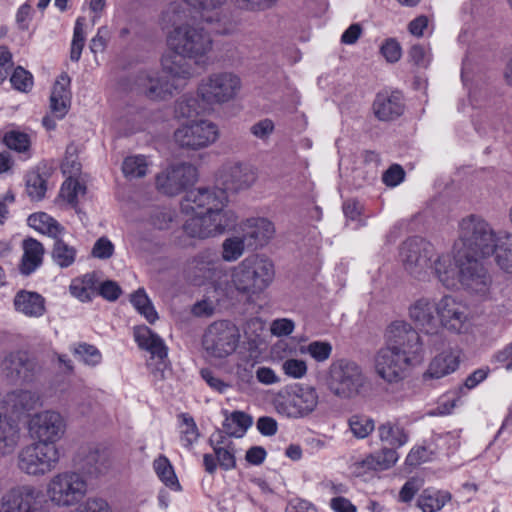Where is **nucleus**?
<instances>
[{
    "instance_id": "1",
    "label": "nucleus",
    "mask_w": 512,
    "mask_h": 512,
    "mask_svg": "<svg viewBox=\"0 0 512 512\" xmlns=\"http://www.w3.org/2000/svg\"><path fill=\"white\" fill-rule=\"evenodd\" d=\"M216 181L219 188H197L188 191L181 201L186 216L183 230L187 236L207 239L222 234L236 222V215L226 209L227 192L248 190L257 181V171L239 161H227L219 168Z\"/></svg>"
},
{
    "instance_id": "2",
    "label": "nucleus",
    "mask_w": 512,
    "mask_h": 512,
    "mask_svg": "<svg viewBox=\"0 0 512 512\" xmlns=\"http://www.w3.org/2000/svg\"><path fill=\"white\" fill-rule=\"evenodd\" d=\"M171 52L161 59L162 72L144 71L135 80L137 89L153 100L165 99L173 94L180 85L194 77L193 66L185 59H193L196 64H206L207 55L212 50V39L202 28L183 25L175 28L167 38Z\"/></svg>"
},
{
    "instance_id": "3",
    "label": "nucleus",
    "mask_w": 512,
    "mask_h": 512,
    "mask_svg": "<svg viewBox=\"0 0 512 512\" xmlns=\"http://www.w3.org/2000/svg\"><path fill=\"white\" fill-rule=\"evenodd\" d=\"M460 241V224L458 238L453 244L452 252L436 255L433 260L431 273L447 289L465 287L475 293L487 292L490 277L481 262L477 260L469 245L457 249Z\"/></svg>"
},
{
    "instance_id": "4",
    "label": "nucleus",
    "mask_w": 512,
    "mask_h": 512,
    "mask_svg": "<svg viewBox=\"0 0 512 512\" xmlns=\"http://www.w3.org/2000/svg\"><path fill=\"white\" fill-rule=\"evenodd\" d=\"M469 245L477 260L494 256L500 270L512 274V233L495 231L483 218L469 215L460 221V241L456 248Z\"/></svg>"
},
{
    "instance_id": "5",
    "label": "nucleus",
    "mask_w": 512,
    "mask_h": 512,
    "mask_svg": "<svg viewBox=\"0 0 512 512\" xmlns=\"http://www.w3.org/2000/svg\"><path fill=\"white\" fill-rule=\"evenodd\" d=\"M275 274L274 263L269 257L262 254L249 255L231 269V282L219 289L227 296L237 292L252 298L271 286Z\"/></svg>"
},
{
    "instance_id": "6",
    "label": "nucleus",
    "mask_w": 512,
    "mask_h": 512,
    "mask_svg": "<svg viewBox=\"0 0 512 512\" xmlns=\"http://www.w3.org/2000/svg\"><path fill=\"white\" fill-rule=\"evenodd\" d=\"M319 402L317 389L303 383L288 385L275 392L271 399L274 411L290 420L309 417L317 410Z\"/></svg>"
},
{
    "instance_id": "7",
    "label": "nucleus",
    "mask_w": 512,
    "mask_h": 512,
    "mask_svg": "<svg viewBox=\"0 0 512 512\" xmlns=\"http://www.w3.org/2000/svg\"><path fill=\"white\" fill-rule=\"evenodd\" d=\"M366 385L361 366L350 359L333 361L327 372V388L336 397L350 400L358 396Z\"/></svg>"
},
{
    "instance_id": "8",
    "label": "nucleus",
    "mask_w": 512,
    "mask_h": 512,
    "mask_svg": "<svg viewBox=\"0 0 512 512\" xmlns=\"http://www.w3.org/2000/svg\"><path fill=\"white\" fill-rule=\"evenodd\" d=\"M238 327L227 320L211 323L204 331L201 346L205 357L211 362H219L233 355L240 342Z\"/></svg>"
},
{
    "instance_id": "9",
    "label": "nucleus",
    "mask_w": 512,
    "mask_h": 512,
    "mask_svg": "<svg viewBox=\"0 0 512 512\" xmlns=\"http://www.w3.org/2000/svg\"><path fill=\"white\" fill-rule=\"evenodd\" d=\"M221 132L217 123L199 118L180 123L173 132L174 144L185 151L197 152L214 145Z\"/></svg>"
},
{
    "instance_id": "10",
    "label": "nucleus",
    "mask_w": 512,
    "mask_h": 512,
    "mask_svg": "<svg viewBox=\"0 0 512 512\" xmlns=\"http://www.w3.org/2000/svg\"><path fill=\"white\" fill-rule=\"evenodd\" d=\"M88 492L86 478L74 471H63L50 478L46 496L52 505L68 508L82 501Z\"/></svg>"
},
{
    "instance_id": "11",
    "label": "nucleus",
    "mask_w": 512,
    "mask_h": 512,
    "mask_svg": "<svg viewBox=\"0 0 512 512\" xmlns=\"http://www.w3.org/2000/svg\"><path fill=\"white\" fill-rule=\"evenodd\" d=\"M198 95L213 110L214 105H222L236 98L242 82L232 72H215L202 78L197 85Z\"/></svg>"
},
{
    "instance_id": "12",
    "label": "nucleus",
    "mask_w": 512,
    "mask_h": 512,
    "mask_svg": "<svg viewBox=\"0 0 512 512\" xmlns=\"http://www.w3.org/2000/svg\"><path fill=\"white\" fill-rule=\"evenodd\" d=\"M60 459L59 449L43 441L23 447L18 453V467L32 476H43L51 472Z\"/></svg>"
},
{
    "instance_id": "13",
    "label": "nucleus",
    "mask_w": 512,
    "mask_h": 512,
    "mask_svg": "<svg viewBox=\"0 0 512 512\" xmlns=\"http://www.w3.org/2000/svg\"><path fill=\"white\" fill-rule=\"evenodd\" d=\"M421 359V357L384 346L374 356V370L385 382L397 383L404 379L410 369Z\"/></svg>"
},
{
    "instance_id": "14",
    "label": "nucleus",
    "mask_w": 512,
    "mask_h": 512,
    "mask_svg": "<svg viewBox=\"0 0 512 512\" xmlns=\"http://www.w3.org/2000/svg\"><path fill=\"white\" fill-rule=\"evenodd\" d=\"M405 270L414 278L425 280L430 274L436 257L433 246L423 240L405 242L400 252Z\"/></svg>"
},
{
    "instance_id": "15",
    "label": "nucleus",
    "mask_w": 512,
    "mask_h": 512,
    "mask_svg": "<svg viewBox=\"0 0 512 512\" xmlns=\"http://www.w3.org/2000/svg\"><path fill=\"white\" fill-rule=\"evenodd\" d=\"M438 331L444 329L452 334H467L471 331L472 321L467 309L451 296L438 300Z\"/></svg>"
},
{
    "instance_id": "16",
    "label": "nucleus",
    "mask_w": 512,
    "mask_h": 512,
    "mask_svg": "<svg viewBox=\"0 0 512 512\" xmlns=\"http://www.w3.org/2000/svg\"><path fill=\"white\" fill-rule=\"evenodd\" d=\"M66 426L64 416L55 410H44L34 414L28 424L32 437L50 445H55L62 439Z\"/></svg>"
},
{
    "instance_id": "17",
    "label": "nucleus",
    "mask_w": 512,
    "mask_h": 512,
    "mask_svg": "<svg viewBox=\"0 0 512 512\" xmlns=\"http://www.w3.org/2000/svg\"><path fill=\"white\" fill-rule=\"evenodd\" d=\"M197 179V168L191 164L181 163L168 166L158 173L155 178V185L159 192L175 196L186 187L193 185Z\"/></svg>"
},
{
    "instance_id": "18",
    "label": "nucleus",
    "mask_w": 512,
    "mask_h": 512,
    "mask_svg": "<svg viewBox=\"0 0 512 512\" xmlns=\"http://www.w3.org/2000/svg\"><path fill=\"white\" fill-rule=\"evenodd\" d=\"M0 512H47L39 491L32 485H21L6 491L0 498Z\"/></svg>"
},
{
    "instance_id": "19",
    "label": "nucleus",
    "mask_w": 512,
    "mask_h": 512,
    "mask_svg": "<svg viewBox=\"0 0 512 512\" xmlns=\"http://www.w3.org/2000/svg\"><path fill=\"white\" fill-rule=\"evenodd\" d=\"M385 346L418 357L423 356L419 333L406 321L392 322L385 331Z\"/></svg>"
},
{
    "instance_id": "20",
    "label": "nucleus",
    "mask_w": 512,
    "mask_h": 512,
    "mask_svg": "<svg viewBox=\"0 0 512 512\" xmlns=\"http://www.w3.org/2000/svg\"><path fill=\"white\" fill-rule=\"evenodd\" d=\"M438 300L430 297H421L409 307L410 319L429 335L438 333Z\"/></svg>"
},
{
    "instance_id": "21",
    "label": "nucleus",
    "mask_w": 512,
    "mask_h": 512,
    "mask_svg": "<svg viewBox=\"0 0 512 512\" xmlns=\"http://www.w3.org/2000/svg\"><path fill=\"white\" fill-rule=\"evenodd\" d=\"M460 362L461 351L458 348H444L431 358L423 376L425 379H442L456 372L460 366Z\"/></svg>"
},
{
    "instance_id": "22",
    "label": "nucleus",
    "mask_w": 512,
    "mask_h": 512,
    "mask_svg": "<svg viewBox=\"0 0 512 512\" xmlns=\"http://www.w3.org/2000/svg\"><path fill=\"white\" fill-rule=\"evenodd\" d=\"M240 232L246 239L248 247L261 248L269 243L274 237V224L263 217L246 219L239 226Z\"/></svg>"
},
{
    "instance_id": "23",
    "label": "nucleus",
    "mask_w": 512,
    "mask_h": 512,
    "mask_svg": "<svg viewBox=\"0 0 512 512\" xmlns=\"http://www.w3.org/2000/svg\"><path fill=\"white\" fill-rule=\"evenodd\" d=\"M293 353V348L283 341L276 343L272 349L274 359L281 362L283 374L289 379L301 380L308 374V364L304 359L293 357Z\"/></svg>"
},
{
    "instance_id": "24",
    "label": "nucleus",
    "mask_w": 512,
    "mask_h": 512,
    "mask_svg": "<svg viewBox=\"0 0 512 512\" xmlns=\"http://www.w3.org/2000/svg\"><path fill=\"white\" fill-rule=\"evenodd\" d=\"M189 6H192L199 17L212 25L211 30L215 33L226 34L230 28L226 26L225 18L221 17L220 6L224 0H184Z\"/></svg>"
},
{
    "instance_id": "25",
    "label": "nucleus",
    "mask_w": 512,
    "mask_h": 512,
    "mask_svg": "<svg viewBox=\"0 0 512 512\" xmlns=\"http://www.w3.org/2000/svg\"><path fill=\"white\" fill-rule=\"evenodd\" d=\"M14 309L29 318H39L45 314V299L37 292L20 290L13 299Z\"/></svg>"
},
{
    "instance_id": "26",
    "label": "nucleus",
    "mask_w": 512,
    "mask_h": 512,
    "mask_svg": "<svg viewBox=\"0 0 512 512\" xmlns=\"http://www.w3.org/2000/svg\"><path fill=\"white\" fill-rule=\"evenodd\" d=\"M377 434L380 442L396 451L409 442L408 430L396 419L381 423L377 428Z\"/></svg>"
},
{
    "instance_id": "27",
    "label": "nucleus",
    "mask_w": 512,
    "mask_h": 512,
    "mask_svg": "<svg viewBox=\"0 0 512 512\" xmlns=\"http://www.w3.org/2000/svg\"><path fill=\"white\" fill-rule=\"evenodd\" d=\"M39 396L28 390H18L8 393L0 402V412L6 413L10 410L20 414L31 411L39 405Z\"/></svg>"
},
{
    "instance_id": "28",
    "label": "nucleus",
    "mask_w": 512,
    "mask_h": 512,
    "mask_svg": "<svg viewBox=\"0 0 512 512\" xmlns=\"http://www.w3.org/2000/svg\"><path fill=\"white\" fill-rule=\"evenodd\" d=\"M402 96L398 92L379 93L374 101L373 110L376 117L382 121L392 120L403 113Z\"/></svg>"
},
{
    "instance_id": "29",
    "label": "nucleus",
    "mask_w": 512,
    "mask_h": 512,
    "mask_svg": "<svg viewBox=\"0 0 512 512\" xmlns=\"http://www.w3.org/2000/svg\"><path fill=\"white\" fill-rule=\"evenodd\" d=\"M399 460V454L395 449L384 447L381 450L366 455L355 465L363 471H384L392 468Z\"/></svg>"
},
{
    "instance_id": "30",
    "label": "nucleus",
    "mask_w": 512,
    "mask_h": 512,
    "mask_svg": "<svg viewBox=\"0 0 512 512\" xmlns=\"http://www.w3.org/2000/svg\"><path fill=\"white\" fill-rule=\"evenodd\" d=\"M1 368L7 376L16 377L27 381L31 378L35 364L30 361L24 352L9 353L3 359Z\"/></svg>"
},
{
    "instance_id": "31",
    "label": "nucleus",
    "mask_w": 512,
    "mask_h": 512,
    "mask_svg": "<svg viewBox=\"0 0 512 512\" xmlns=\"http://www.w3.org/2000/svg\"><path fill=\"white\" fill-rule=\"evenodd\" d=\"M20 438L17 422L6 413L0 412V456H6L15 450Z\"/></svg>"
},
{
    "instance_id": "32",
    "label": "nucleus",
    "mask_w": 512,
    "mask_h": 512,
    "mask_svg": "<svg viewBox=\"0 0 512 512\" xmlns=\"http://www.w3.org/2000/svg\"><path fill=\"white\" fill-rule=\"evenodd\" d=\"M134 338L140 348L147 350L152 356L163 359L167 356L164 341L147 326L134 329Z\"/></svg>"
},
{
    "instance_id": "33",
    "label": "nucleus",
    "mask_w": 512,
    "mask_h": 512,
    "mask_svg": "<svg viewBox=\"0 0 512 512\" xmlns=\"http://www.w3.org/2000/svg\"><path fill=\"white\" fill-rule=\"evenodd\" d=\"M23 255L20 264V272L24 275H30L39 268L43 261L44 247L33 238H28L22 244Z\"/></svg>"
},
{
    "instance_id": "34",
    "label": "nucleus",
    "mask_w": 512,
    "mask_h": 512,
    "mask_svg": "<svg viewBox=\"0 0 512 512\" xmlns=\"http://www.w3.org/2000/svg\"><path fill=\"white\" fill-rule=\"evenodd\" d=\"M211 111L209 105L198 95V89L195 95H183L179 98L174 108L175 117L177 118H190Z\"/></svg>"
},
{
    "instance_id": "35",
    "label": "nucleus",
    "mask_w": 512,
    "mask_h": 512,
    "mask_svg": "<svg viewBox=\"0 0 512 512\" xmlns=\"http://www.w3.org/2000/svg\"><path fill=\"white\" fill-rule=\"evenodd\" d=\"M451 500L448 491L427 488L417 498V507L422 512H438Z\"/></svg>"
},
{
    "instance_id": "36",
    "label": "nucleus",
    "mask_w": 512,
    "mask_h": 512,
    "mask_svg": "<svg viewBox=\"0 0 512 512\" xmlns=\"http://www.w3.org/2000/svg\"><path fill=\"white\" fill-rule=\"evenodd\" d=\"M27 222L34 230L54 239L60 237L64 232V228L45 212H37L30 215Z\"/></svg>"
},
{
    "instance_id": "37",
    "label": "nucleus",
    "mask_w": 512,
    "mask_h": 512,
    "mask_svg": "<svg viewBox=\"0 0 512 512\" xmlns=\"http://www.w3.org/2000/svg\"><path fill=\"white\" fill-rule=\"evenodd\" d=\"M252 423L253 419L250 415L241 411H234L226 414L223 427L228 435L242 437L251 427Z\"/></svg>"
},
{
    "instance_id": "38",
    "label": "nucleus",
    "mask_w": 512,
    "mask_h": 512,
    "mask_svg": "<svg viewBox=\"0 0 512 512\" xmlns=\"http://www.w3.org/2000/svg\"><path fill=\"white\" fill-rule=\"evenodd\" d=\"M151 166L152 161L149 157L144 155H131L124 159L122 172L124 176L129 179L142 178L147 174Z\"/></svg>"
},
{
    "instance_id": "39",
    "label": "nucleus",
    "mask_w": 512,
    "mask_h": 512,
    "mask_svg": "<svg viewBox=\"0 0 512 512\" xmlns=\"http://www.w3.org/2000/svg\"><path fill=\"white\" fill-rule=\"evenodd\" d=\"M51 257L53 262L61 267L67 268L74 264L77 257V249L66 243L60 237L55 238L52 248Z\"/></svg>"
},
{
    "instance_id": "40",
    "label": "nucleus",
    "mask_w": 512,
    "mask_h": 512,
    "mask_svg": "<svg viewBox=\"0 0 512 512\" xmlns=\"http://www.w3.org/2000/svg\"><path fill=\"white\" fill-rule=\"evenodd\" d=\"M249 248L245 237L240 232L226 238L222 243V259L227 262L238 260Z\"/></svg>"
},
{
    "instance_id": "41",
    "label": "nucleus",
    "mask_w": 512,
    "mask_h": 512,
    "mask_svg": "<svg viewBox=\"0 0 512 512\" xmlns=\"http://www.w3.org/2000/svg\"><path fill=\"white\" fill-rule=\"evenodd\" d=\"M153 469L158 478L169 488L179 491L181 486L174 472L173 466L169 459L163 455L153 461Z\"/></svg>"
},
{
    "instance_id": "42",
    "label": "nucleus",
    "mask_w": 512,
    "mask_h": 512,
    "mask_svg": "<svg viewBox=\"0 0 512 512\" xmlns=\"http://www.w3.org/2000/svg\"><path fill=\"white\" fill-rule=\"evenodd\" d=\"M85 193L86 187L83 184L75 178L68 177L61 186L59 198L75 207L78 204L79 197L84 196Z\"/></svg>"
},
{
    "instance_id": "43",
    "label": "nucleus",
    "mask_w": 512,
    "mask_h": 512,
    "mask_svg": "<svg viewBox=\"0 0 512 512\" xmlns=\"http://www.w3.org/2000/svg\"><path fill=\"white\" fill-rule=\"evenodd\" d=\"M47 190V180L39 172L32 170L26 176V192L31 200L39 201L44 198Z\"/></svg>"
},
{
    "instance_id": "44",
    "label": "nucleus",
    "mask_w": 512,
    "mask_h": 512,
    "mask_svg": "<svg viewBox=\"0 0 512 512\" xmlns=\"http://www.w3.org/2000/svg\"><path fill=\"white\" fill-rule=\"evenodd\" d=\"M348 426L354 437L364 439L374 431L375 422L369 416L355 414L348 419Z\"/></svg>"
},
{
    "instance_id": "45",
    "label": "nucleus",
    "mask_w": 512,
    "mask_h": 512,
    "mask_svg": "<svg viewBox=\"0 0 512 512\" xmlns=\"http://www.w3.org/2000/svg\"><path fill=\"white\" fill-rule=\"evenodd\" d=\"M332 345L328 341L315 340L300 347L302 354H308L318 363L326 362L332 355Z\"/></svg>"
},
{
    "instance_id": "46",
    "label": "nucleus",
    "mask_w": 512,
    "mask_h": 512,
    "mask_svg": "<svg viewBox=\"0 0 512 512\" xmlns=\"http://www.w3.org/2000/svg\"><path fill=\"white\" fill-rule=\"evenodd\" d=\"M218 464L224 470H231L236 466L235 447L231 441L222 440L213 446Z\"/></svg>"
},
{
    "instance_id": "47",
    "label": "nucleus",
    "mask_w": 512,
    "mask_h": 512,
    "mask_svg": "<svg viewBox=\"0 0 512 512\" xmlns=\"http://www.w3.org/2000/svg\"><path fill=\"white\" fill-rule=\"evenodd\" d=\"M131 303L148 322L154 323L158 319V314L143 289H139L131 296Z\"/></svg>"
},
{
    "instance_id": "48",
    "label": "nucleus",
    "mask_w": 512,
    "mask_h": 512,
    "mask_svg": "<svg viewBox=\"0 0 512 512\" xmlns=\"http://www.w3.org/2000/svg\"><path fill=\"white\" fill-rule=\"evenodd\" d=\"M463 388L458 390L450 391L438 400L437 407L433 414L435 415H448L452 411L462 404Z\"/></svg>"
},
{
    "instance_id": "49",
    "label": "nucleus",
    "mask_w": 512,
    "mask_h": 512,
    "mask_svg": "<svg viewBox=\"0 0 512 512\" xmlns=\"http://www.w3.org/2000/svg\"><path fill=\"white\" fill-rule=\"evenodd\" d=\"M3 142L9 149L18 153L28 152L31 146L29 135L18 130L6 132L3 137Z\"/></svg>"
},
{
    "instance_id": "50",
    "label": "nucleus",
    "mask_w": 512,
    "mask_h": 512,
    "mask_svg": "<svg viewBox=\"0 0 512 512\" xmlns=\"http://www.w3.org/2000/svg\"><path fill=\"white\" fill-rule=\"evenodd\" d=\"M70 292L82 302L90 300L93 294V277L85 275L74 279L70 285Z\"/></svg>"
},
{
    "instance_id": "51",
    "label": "nucleus",
    "mask_w": 512,
    "mask_h": 512,
    "mask_svg": "<svg viewBox=\"0 0 512 512\" xmlns=\"http://www.w3.org/2000/svg\"><path fill=\"white\" fill-rule=\"evenodd\" d=\"M199 438L198 428L191 417L181 415L180 440L184 447H191Z\"/></svg>"
},
{
    "instance_id": "52",
    "label": "nucleus",
    "mask_w": 512,
    "mask_h": 512,
    "mask_svg": "<svg viewBox=\"0 0 512 512\" xmlns=\"http://www.w3.org/2000/svg\"><path fill=\"white\" fill-rule=\"evenodd\" d=\"M85 19L79 17L76 20L73 39L71 43L70 58L73 61H78L81 57L82 49L84 47L85 33H84Z\"/></svg>"
},
{
    "instance_id": "53",
    "label": "nucleus",
    "mask_w": 512,
    "mask_h": 512,
    "mask_svg": "<svg viewBox=\"0 0 512 512\" xmlns=\"http://www.w3.org/2000/svg\"><path fill=\"white\" fill-rule=\"evenodd\" d=\"M10 82L14 89L20 92H28L33 87V76L22 67H17L11 77Z\"/></svg>"
},
{
    "instance_id": "54",
    "label": "nucleus",
    "mask_w": 512,
    "mask_h": 512,
    "mask_svg": "<svg viewBox=\"0 0 512 512\" xmlns=\"http://www.w3.org/2000/svg\"><path fill=\"white\" fill-rule=\"evenodd\" d=\"M74 353L80 361L90 366L98 365L102 359L100 351L88 344H79L74 349Z\"/></svg>"
},
{
    "instance_id": "55",
    "label": "nucleus",
    "mask_w": 512,
    "mask_h": 512,
    "mask_svg": "<svg viewBox=\"0 0 512 512\" xmlns=\"http://www.w3.org/2000/svg\"><path fill=\"white\" fill-rule=\"evenodd\" d=\"M265 332V323L259 318H253L246 323L244 334L247 340L257 345L262 341Z\"/></svg>"
},
{
    "instance_id": "56",
    "label": "nucleus",
    "mask_w": 512,
    "mask_h": 512,
    "mask_svg": "<svg viewBox=\"0 0 512 512\" xmlns=\"http://www.w3.org/2000/svg\"><path fill=\"white\" fill-rule=\"evenodd\" d=\"M114 251L115 246L112 241L109 238L102 236L94 243L91 249V256L99 260H107L113 256Z\"/></svg>"
},
{
    "instance_id": "57",
    "label": "nucleus",
    "mask_w": 512,
    "mask_h": 512,
    "mask_svg": "<svg viewBox=\"0 0 512 512\" xmlns=\"http://www.w3.org/2000/svg\"><path fill=\"white\" fill-rule=\"evenodd\" d=\"M70 78L67 74H61L55 81L51 96L52 100L60 98L64 101H71V92L69 90Z\"/></svg>"
},
{
    "instance_id": "58",
    "label": "nucleus",
    "mask_w": 512,
    "mask_h": 512,
    "mask_svg": "<svg viewBox=\"0 0 512 512\" xmlns=\"http://www.w3.org/2000/svg\"><path fill=\"white\" fill-rule=\"evenodd\" d=\"M409 57L415 65L427 67L432 60L431 49L429 46L413 45L409 51Z\"/></svg>"
},
{
    "instance_id": "59",
    "label": "nucleus",
    "mask_w": 512,
    "mask_h": 512,
    "mask_svg": "<svg viewBox=\"0 0 512 512\" xmlns=\"http://www.w3.org/2000/svg\"><path fill=\"white\" fill-rule=\"evenodd\" d=\"M380 52L389 63H395L399 61L402 55V49L399 42L393 38L386 39L382 43Z\"/></svg>"
},
{
    "instance_id": "60",
    "label": "nucleus",
    "mask_w": 512,
    "mask_h": 512,
    "mask_svg": "<svg viewBox=\"0 0 512 512\" xmlns=\"http://www.w3.org/2000/svg\"><path fill=\"white\" fill-rule=\"evenodd\" d=\"M74 151L75 148L68 147L66 157L62 163L63 173L71 178H74V176H76L81 170V164L78 160V157L74 154Z\"/></svg>"
},
{
    "instance_id": "61",
    "label": "nucleus",
    "mask_w": 512,
    "mask_h": 512,
    "mask_svg": "<svg viewBox=\"0 0 512 512\" xmlns=\"http://www.w3.org/2000/svg\"><path fill=\"white\" fill-rule=\"evenodd\" d=\"M194 262L195 266L200 270H212L216 269V266L219 264V259L215 251L205 250L197 255Z\"/></svg>"
},
{
    "instance_id": "62",
    "label": "nucleus",
    "mask_w": 512,
    "mask_h": 512,
    "mask_svg": "<svg viewBox=\"0 0 512 512\" xmlns=\"http://www.w3.org/2000/svg\"><path fill=\"white\" fill-rule=\"evenodd\" d=\"M295 328V323L288 318L275 319L270 325V331L274 336L282 337L290 335Z\"/></svg>"
},
{
    "instance_id": "63",
    "label": "nucleus",
    "mask_w": 512,
    "mask_h": 512,
    "mask_svg": "<svg viewBox=\"0 0 512 512\" xmlns=\"http://www.w3.org/2000/svg\"><path fill=\"white\" fill-rule=\"evenodd\" d=\"M404 176L405 172L401 166L392 165L384 172L382 180L387 186L395 187L404 180Z\"/></svg>"
},
{
    "instance_id": "64",
    "label": "nucleus",
    "mask_w": 512,
    "mask_h": 512,
    "mask_svg": "<svg viewBox=\"0 0 512 512\" xmlns=\"http://www.w3.org/2000/svg\"><path fill=\"white\" fill-rule=\"evenodd\" d=\"M76 512H111L108 503L99 498H89Z\"/></svg>"
}]
</instances>
